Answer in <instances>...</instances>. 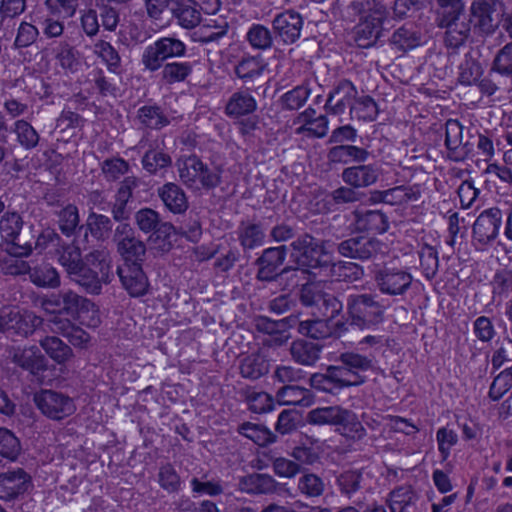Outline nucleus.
I'll use <instances>...</instances> for the list:
<instances>
[{"instance_id": "obj_1", "label": "nucleus", "mask_w": 512, "mask_h": 512, "mask_svg": "<svg viewBox=\"0 0 512 512\" xmlns=\"http://www.w3.org/2000/svg\"><path fill=\"white\" fill-rule=\"evenodd\" d=\"M436 24L445 28V44L457 49L467 41L471 26L464 10L463 0H435Z\"/></svg>"}, {"instance_id": "obj_2", "label": "nucleus", "mask_w": 512, "mask_h": 512, "mask_svg": "<svg viewBox=\"0 0 512 512\" xmlns=\"http://www.w3.org/2000/svg\"><path fill=\"white\" fill-rule=\"evenodd\" d=\"M346 309L350 325L360 330L374 329L385 319L386 307L377 294H351L347 297Z\"/></svg>"}, {"instance_id": "obj_3", "label": "nucleus", "mask_w": 512, "mask_h": 512, "mask_svg": "<svg viewBox=\"0 0 512 512\" xmlns=\"http://www.w3.org/2000/svg\"><path fill=\"white\" fill-rule=\"evenodd\" d=\"M181 182L193 191L212 190L222 182L221 166L209 168L198 156L190 155L178 160Z\"/></svg>"}, {"instance_id": "obj_4", "label": "nucleus", "mask_w": 512, "mask_h": 512, "mask_svg": "<svg viewBox=\"0 0 512 512\" xmlns=\"http://www.w3.org/2000/svg\"><path fill=\"white\" fill-rule=\"evenodd\" d=\"M359 14H366L354 28V41L360 48L373 46L381 34L382 21L386 16V7L377 0H367L366 3L355 1L351 4Z\"/></svg>"}, {"instance_id": "obj_5", "label": "nucleus", "mask_w": 512, "mask_h": 512, "mask_svg": "<svg viewBox=\"0 0 512 512\" xmlns=\"http://www.w3.org/2000/svg\"><path fill=\"white\" fill-rule=\"evenodd\" d=\"M296 253L295 263L309 269L327 268L332 264L329 253V241H320L312 235L305 233L291 243Z\"/></svg>"}, {"instance_id": "obj_6", "label": "nucleus", "mask_w": 512, "mask_h": 512, "mask_svg": "<svg viewBox=\"0 0 512 512\" xmlns=\"http://www.w3.org/2000/svg\"><path fill=\"white\" fill-rule=\"evenodd\" d=\"M33 401L41 414L52 421H62L77 410L74 398L53 389H41L34 394Z\"/></svg>"}, {"instance_id": "obj_7", "label": "nucleus", "mask_w": 512, "mask_h": 512, "mask_svg": "<svg viewBox=\"0 0 512 512\" xmlns=\"http://www.w3.org/2000/svg\"><path fill=\"white\" fill-rule=\"evenodd\" d=\"M373 280L378 291L389 297H404L413 285L408 268L386 264L374 270Z\"/></svg>"}, {"instance_id": "obj_8", "label": "nucleus", "mask_w": 512, "mask_h": 512, "mask_svg": "<svg viewBox=\"0 0 512 512\" xmlns=\"http://www.w3.org/2000/svg\"><path fill=\"white\" fill-rule=\"evenodd\" d=\"M287 251L285 245L265 248L254 261V266L257 268L255 279L263 283H272L290 272L295 273L296 270L293 269V266L282 267L287 257Z\"/></svg>"}, {"instance_id": "obj_9", "label": "nucleus", "mask_w": 512, "mask_h": 512, "mask_svg": "<svg viewBox=\"0 0 512 512\" xmlns=\"http://www.w3.org/2000/svg\"><path fill=\"white\" fill-rule=\"evenodd\" d=\"M113 242L123 263L121 265H143L147 249L145 243L136 237L135 230L128 223H120L113 234Z\"/></svg>"}, {"instance_id": "obj_10", "label": "nucleus", "mask_w": 512, "mask_h": 512, "mask_svg": "<svg viewBox=\"0 0 512 512\" xmlns=\"http://www.w3.org/2000/svg\"><path fill=\"white\" fill-rule=\"evenodd\" d=\"M59 263L69 279L84 290H93L97 282L96 276L85 265L81 249L74 244H67L59 252Z\"/></svg>"}, {"instance_id": "obj_11", "label": "nucleus", "mask_w": 512, "mask_h": 512, "mask_svg": "<svg viewBox=\"0 0 512 512\" xmlns=\"http://www.w3.org/2000/svg\"><path fill=\"white\" fill-rule=\"evenodd\" d=\"M186 53V45L174 36L161 37L153 44L148 45L141 57L144 68L155 72L163 66L169 58L182 57Z\"/></svg>"}, {"instance_id": "obj_12", "label": "nucleus", "mask_w": 512, "mask_h": 512, "mask_svg": "<svg viewBox=\"0 0 512 512\" xmlns=\"http://www.w3.org/2000/svg\"><path fill=\"white\" fill-rule=\"evenodd\" d=\"M23 227V220L17 212H6L0 219V236L5 240V250L14 257H24L32 252V243H20L19 233Z\"/></svg>"}, {"instance_id": "obj_13", "label": "nucleus", "mask_w": 512, "mask_h": 512, "mask_svg": "<svg viewBox=\"0 0 512 512\" xmlns=\"http://www.w3.org/2000/svg\"><path fill=\"white\" fill-rule=\"evenodd\" d=\"M43 322V318L32 312L21 313L17 309H3L0 313V332L9 337H27Z\"/></svg>"}, {"instance_id": "obj_14", "label": "nucleus", "mask_w": 512, "mask_h": 512, "mask_svg": "<svg viewBox=\"0 0 512 512\" xmlns=\"http://www.w3.org/2000/svg\"><path fill=\"white\" fill-rule=\"evenodd\" d=\"M239 486L242 491L250 495L276 494L290 498L296 496L286 483H280L266 473H252L244 476L240 479Z\"/></svg>"}, {"instance_id": "obj_15", "label": "nucleus", "mask_w": 512, "mask_h": 512, "mask_svg": "<svg viewBox=\"0 0 512 512\" xmlns=\"http://www.w3.org/2000/svg\"><path fill=\"white\" fill-rule=\"evenodd\" d=\"M382 242L374 237L355 235L337 244L338 253L359 261L374 259L382 248Z\"/></svg>"}, {"instance_id": "obj_16", "label": "nucleus", "mask_w": 512, "mask_h": 512, "mask_svg": "<svg viewBox=\"0 0 512 512\" xmlns=\"http://www.w3.org/2000/svg\"><path fill=\"white\" fill-rule=\"evenodd\" d=\"M304 20L300 13L289 9L274 16L272 30L275 39L283 44H294L301 36Z\"/></svg>"}, {"instance_id": "obj_17", "label": "nucleus", "mask_w": 512, "mask_h": 512, "mask_svg": "<svg viewBox=\"0 0 512 512\" xmlns=\"http://www.w3.org/2000/svg\"><path fill=\"white\" fill-rule=\"evenodd\" d=\"M463 125L456 119L445 123V147L447 158L454 162L465 161L473 151V144L463 140Z\"/></svg>"}, {"instance_id": "obj_18", "label": "nucleus", "mask_w": 512, "mask_h": 512, "mask_svg": "<svg viewBox=\"0 0 512 512\" xmlns=\"http://www.w3.org/2000/svg\"><path fill=\"white\" fill-rule=\"evenodd\" d=\"M358 90L356 86L348 79L338 81L329 92L324 109L327 114L342 115L347 109L351 112Z\"/></svg>"}, {"instance_id": "obj_19", "label": "nucleus", "mask_w": 512, "mask_h": 512, "mask_svg": "<svg viewBox=\"0 0 512 512\" xmlns=\"http://www.w3.org/2000/svg\"><path fill=\"white\" fill-rule=\"evenodd\" d=\"M502 223V212L493 207L484 210L473 224V239L482 246L492 243L498 236Z\"/></svg>"}, {"instance_id": "obj_20", "label": "nucleus", "mask_w": 512, "mask_h": 512, "mask_svg": "<svg viewBox=\"0 0 512 512\" xmlns=\"http://www.w3.org/2000/svg\"><path fill=\"white\" fill-rule=\"evenodd\" d=\"M32 486L31 476L23 469L16 468L0 473V500L12 501L25 494Z\"/></svg>"}, {"instance_id": "obj_21", "label": "nucleus", "mask_w": 512, "mask_h": 512, "mask_svg": "<svg viewBox=\"0 0 512 512\" xmlns=\"http://www.w3.org/2000/svg\"><path fill=\"white\" fill-rule=\"evenodd\" d=\"M64 313H54L44 320L43 324L54 334L66 337L74 346H83L90 340L89 334L73 323Z\"/></svg>"}, {"instance_id": "obj_22", "label": "nucleus", "mask_w": 512, "mask_h": 512, "mask_svg": "<svg viewBox=\"0 0 512 512\" xmlns=\"http://www.w3.org/2000/svg\"><path fill=\"white\" fill-rule=\"evenodd\" d=\"M85 265L88 266L90 271L96 276V283L93 290H85L89 294H100L102 284H109L111 282V260L109 252L105 249L93 250L88 253L83 259Z\"/></svg>"}, {"instance_id": "obj_23", "label": "nucleus", "mask_w": 512, "mask_h": 512, "mask_svg": "<svg viewBox=\"0 0 512 512\" xmlns=\"http://www.w3.org/2000/svg\"><path fill=\"white\" fill-rule=\"evenodd\" d=\"M380 174L381 168L377 164H365L364 162L343 169L341 178L346 185L360 189L374 185Z\"/></svg>"}, {"instance_id": "obj_24", "label": "nucleus", "mask_w": 512, "mask_h": 512, "mask_svg": "<svg viewBox=\"0 0 512 512\" xmlns=\"http://www.w3.org/2000/svg\"><path fill=\"white\" fill-rule=\"evenodd\" d=\"M116 272L122 287L130 296L140 297L147 293L149 281L143 265H119Z\"/></svg>"}, {"instance_id": "obj_25", "label": "nucleus", "mask_w": 512, "mask_h": 512, "mask_svg": "<svg viewBox=\"0 0 512 512\" xmlns=\"http://www.w3.org/2000/svg\"><path fill=\"white\" fill-rule=\"evenodd\" d=\"M471 15L474 28L483 35H491L500 24V14L497 5L483 1H474L471 5Z\"/></svg>"}, {"instance_id": "obj_26", "label": "nucleus", "mask_w": 512, "mask_h": 512, "mask_svg": "<svg viewBox=\"0 0 512 512\" xmlns=\"http://www.w3.org/2000/svg\"><path fill=\"white\" fill-rule=\"evenodd\" d=\"M336 363H342L347 367L350 373H353L354 380L359 385L367 381L366 373L373 370L375 366V356L373 353L362 354L355 351H347L339 354Z\"/></svg>"}, {"instance_id": "obj_27", "label": "nucleus", "mask_w": 512, "mask_h": 512, "mask_svg": "<svg viewBox=\"0 0 512 512\" xmlns=\"http://www.w3.org/2000/svg\"><path fill=\"white\" fill-rule=\"evenodd\" d=\"M256 90L257 87L248 86L234 92L225 105V114L232 118H239L255 112L257 102L251 92Z\"/></svg>"}, {"instance_id": "obj_28", "label": "nucleus", "mask_w": 512, "mask_h": 512, "mask_svg": "<svg viewBox=\"0 0 512 512\" xmlns=\"http://www.w3.org/2000/svg\"><path fill=\"white\" fill-rule=\"evenodd\" d=\"M266 64L259 57H245L234 67L235 75L242 81L245 87H257L263 82V73Z\"/></svg>"}, {"instance_id": "obj_29", "label": "nucleus", "mask_w": 512, "mask_h": 512, "mask_svg": "<svg viewBox=\"0 0 512 512\" xmlns=\"http://www.w3.org/2000/svg\"><path fill=\"white\" fill-rule=\"evenodd\" d=\"M353 215L355 228L359 232L382 234L389 228L388 218L380 210H357Z\"/></svg>"}, {"instance_id": "obj_30", "label": "nucleus", "mask_w": 512, "mask_h": 512, "mask_svg": "<svg viewBox=\"0 0 512 512\" xmlns=\"http://www.w3.org/2000/svg\"><path fill=\"white\" fill-rule=\"evenodd\" d=\"M12 361L32 375H39L48 367L47 359L36 346L16 350Z\"/></svg>"}, {"instance_id": "obj_31", "label": "nucleus", "mask_w": 512, "mask_h": 512, "mask_svg": "<svg viewBox=\"0 0 512 512\" xmlns=\"http://www.w3.org/2000/svg\"><path fill=\"white\" fill-rule=\"evenodd\" d=\"M172 18L184 29H193L201 22V12L194 0H175L171 3Z\"/></svg>"}, {"instance_id": "obj_32", "label": "nucleus", "mask_w": 512, "mask_h": 512, "mask_svg": "<svg viewBox=\"0 0 512 512\" xmlns=\"http://www.w3.org/2000/svg\"><path fill=\"white\" fill-rule=\"evenodd\" d=\"M326 491L324 479L308 469L304 468L297 479L296 493L307 500H316L321 498Z\"/></svg>"}, {"instance_id": "obj_33", "label": "nucleus", "mask_w": 512, "mask_h": 512, "mask_svg": "<svg viewBox=\"0 0 512 512\" xmlns=\"http://www.w3.org/2000/svg\"><path fill=\"white\" fill-rule=\"evenodd\" d=\"M237 240L244 251L264 245L266 234L261 223L241 221L236 230Z\"/></svg>"}, {"instance_id": "obj_34", "label": "nucleus", "mask_w": 512, "mask_h": 512, "mask_svg": "<svg viewBox=\"0 0 512 512\" xmlns=\"http://www.w3.org/2000/svg\"><path fill=\"white\" fill-rule=\"evenodd\" d=\"M158 196L164 206L174 214L184 213L189 202L184 190L176 183L168 182L158 188Z\"/></svg>"}, {"instance_id": "obj_35", "label": "nucleus", "mask_w": 512, "mask_h": 512, "mask_svg": "<svg viewBox=\"0 0 512 512\" xmlns=\"http://www.w3.org/2000/svg\"><path fill=\"white\" fill-rule=\"evenodd\" d=\"M370 154L365 148L344 144L331 147L328 150L327 158L329 162L335 164L364 163L368 160Z\"/></svg>"}, {"instance_id": "obj_36", "label": "nucleus", "mask_w": 512, "mask_h": 512, "mask_svg": "<svg viewBox=\"0 0 512 512\" xmlns=\"http://www.w3.org/2000/svg\"><path fill=\"white\" fill-rule=\"evenodd\" d=\"M270 370V361L261 352H255L242 357L239 361L240 375L249 380H257Z\"/></svg>"}, {"instance_id": "obj_37", "label": "nucleus", "mask_w": 512, "mask_h": 512, "mask_svg": "<svg viewBox=\"0 0 512 512\" xmlns=\"http://www.w3.org/2000/svg\"><path fill=\"white\" fill-rule=\"evenodd\" d=\"M321 349L322 346L317 343L298 339L292 342L289 351L292 359L296 363L304 366H312L320 358Z\"/></svg>"}, {"instance_id": "obj_38", "label": "nucleus", "mask_w": 512, "mask_h": 512, "mask_svg": "<svg viewBox=\"0 0 512 512\" xmlns=\"http://www.w3.org/2000/svg\"><path fill=\"white\" fill-rule=\"evenodd\" d=\"M383 203L390 205H403L409 202H416L421 197V187L415 185H400L387 190L380 194Z\"/></svg>"}, {"instance_id": "obj_39", "label": "nucleus", "mask_w": 512, "mask_h": 512, "mask_svg": "<svg viewBox=\"0 0 512 512\" xmlns=\"http://www.w3.org/2000/svg\"><path fill=\"white\" fill-rule=\"evenodd\" d=\"M97 313L96 305L89 299L78 295L72 290L62 291V313L75 317L80 313Z\"/></svg>"}, {"instance_id": "obj_40", "label": "nucleus", "mask_w": 512, "mask_h": 512, "mask_svg": "<svg viewBox=\"0 0 512 512\" xmlns=\"http://www.w3.org/2000/svg\"><path fill=\"white\" fill-rule=\"evenodd\" d=\"M141 164L147 173L156 175L159 171L172 165V158L162 149H159L153 144H149L148 149L142 156Z\"/></svg>"}, {"instance_id": "obj_41", "label": "nucleus", "mask_w": 512, "mask_h": 512, "mask_svg": "<svg viewBox=\"0 0 512 512\" xmlns=\"http://www.w3.org/2000/svg\"><path fill=\"white\" fill-rule=\"evenodd\" d=\"M276 397L286 405L309 406L313 402L311 391L298 385H284L277 391Z\"/></svg>"}, {"instance_id": "obj_42", "label": "nucleus", "mask_w": 512, "mask_h": 512, "mask_svg": "<svg viewBox=\"0 0 512 512\" xmlns=\"http://www.w3.org/2000/svg\"><path fill=\"white\" fill-rule=\"evenodd\" d=\"M39 344L57 364H64L73 356L71 347L56 336H46L39 340Z\"/></svg>"}, {"instance_id": "obj_43", "label": "nucleus", "mask_w": 512, "mask_h": 512, "mask_svg": "<svg viewBox=\"0 0 512 512\" xmlns=\"http://www.w3.org/2000/svg\"><path fill=\"white\" fill-rule=\"evenodd\" d=\"M137 119L149 129L160 130L170 124V120L157 105H145L138 109Z\"/></svg>"}, {"instance_id": "obj_44", "label": "nucleus", "mask_w": 512, "mask_h": 512, "mask_svg": "<svg viewBox=\"0 0 512 512\" xmlns=\"http://www.w3.org/2000/svg\"><path fill=\"white\" fill-rule=\"evenodd\" d=\"M229 24L226 20H212L211 23L201 26L193 34V40L201 43L218 42L226 36Z\"/></svg>"}, {"instance_id": "obj_45", "label": "nucleus", "mask_w": 512, "mask_h": 512, "mask_svg": "<svg viewBox=\"0 0 512 512\" xmlns=\"http://www.w3.org/2000/svg\"><path fill=\"white\" fill-rule=\"evenodd\" d=\"M482 74L481 63L470 53L465 54L463 61L458 66V82L465 86H472L477 83Z\"/></svg>"}, {"instance_id": "obj_46", "label": "nucleus", "mask_w": 512, "mask_h": 512, "mask_svg": "<svg viewBox=\"0 0 512 512\" xmlns=\"http://www.w3.org/2000/svg\"><path fill=\"white\" fill-rule=\"evenodd\" d=\"M345 409L341 406H327L311 410L307 415V421L315 425L338 426Z\"/></svg>"}, {"instance_id": "obj_47", "label": "nucleus", "mask_w": 512, "mask_h": 512, "mask_svg": "<svg viewBox=\"0 0 512 512\" xmlns=\"http://www.w3.org/2000/svg\"><path fill=\"white\" fill-rule=\"evenodd\" d=\"M338 427V431L342 435L355 441H359L366 436V429L358 420L357 415L348 409H345Z\"/></svg>"}, {"instance_id": "obj_48", "label": "nucleus", "mask_w": 512, "mask_h": 512, "mask_svg": "<svg viewBox=\"0 0 512 512\" xmlns=\"http://www.w3.org/2000/svg\"><path fill=\"white\" fill-rule=\"evenodd\" d=\"M238 432L259 446H266L276 441V435L260 424L244 422L238 427Z\"/></svg>"}, {"instance_id": "obj_49", "label": "nucleus", "mask_w": 512, "mask_h": 512, "mask_svg": "<svg viewBox=\"0 0 512 512\" xmlns=\"http://www.w3.org/2000/svg\"><path fill=\"white\" fill-rule=\"evenodd\" d=\"M52 54L61 68L69 71L77 69L79 64L78 53L68 42H57L52 48Z\"/></svg>"}, {"instance_id": "obj_50", "label": "nucleus", "mask_w": 512, "mask_h": 512, "mask_svg": "<svg viewBox=\"0 0 512 512\" xmlns=\"http://www.w3.org/2000/svg\"><path fill=\"white\" fill-rule=\"evenodd\" d=\"M273 30L262 24H253L246 34V39L252 48L257 50H267L273 46Z\"/></svg>"}, {"instance_id": "obj_51", "label": "nucleus", "mask_w": 512, "mask_h": 512, "mask_svg": "<svg viewBox=\"0 0 512 512\" xmlns=\"http://www.w3.org/2000/svg\"><path fill=\"white\" fill-rule=\"evenodd\" d=\"M378 113L379 109L375 100L369 95H364L356 97L353 106H351L350 116L363 121H374Z\"/></svg>"}, {"instance_id": "obj_52", "label": "nucleus", "mask_w": 512, "mask_h": 512, "mask_svg": "<svg viewBox=\"0 0 512 512\" xmlns=\"http://www.w3.org/2000/svg\"><path fill=\"white\" fill-rule=\"evenodd\" d=\"M12 132L16 134L17 142L25 150H32L39 144L40 136L38 132L26 120H17Z\"/></svg>"}, {"instance_id": "obj_53", "label": "nucleus", "mask_w": 512, "mask_h": 512, "mask_svg": "<svg viewBox=\"0 0 512 512\" xmlns=\"http://www.w3.org/2000/svg\"><path fill=\"white\" fill-rule=\"evenodd\" d=\"M94 52L106 63L107 69L110 72L115 74L121 73V57L119 52L109 42L99 40L94 46Z\"/></svg>"}, {"instance_id": "obj_54", "label": "nucleus", "mask_w": 512, "mask_h": 512, "mask_svg": "<svg viewBox=\"0 0 512 512\" xmlns=\"http://www.w3.org/2000/svg\"><path fill=\"white\" fill-rule=\"evenodd\" d=\"M57 215L59 229L67 237L74 235L77 229L81 230L84 227L79 225L80 218L78 208L75 205L68 204Z\"/></svg>"}, {"instance_id": "obj_55", "label": "nucleus", "mask_w": 512, "mask_h": 512, "mask_svg": "<svg viewBox=\"0 0 512 512\" xmlns=\"http://www.w3.org/2000/svg\"><path fill=\"white\" fill-rule=\"evenodd\" d=\"M29 278L35 285L40 287L56 288L60 285L59 273L49 264L32 268Z\"/></svg>"}, {"instance_id": "obj_56", "label": "nucleus", "mask_w": 512, "mask_h": 512, "mask_svg": "<svg viewBox=\"0 0 512 512\" xmlns=\"http://www.w3.org/2000/svg\"><path fill=\"white\" fill-rule=\"evenodd\" d=\"M298 332L306 337L313 339H326L333 335V330L328 320H306L298 325Z\"/></svg>"}, {"instance_id": "obj_57", "label": "nucleus", "mask_w": 512, "mask_h": 512, "mask_svg": "<svg viewBox=\"0 0 512 512\" xmlns=\"http://www.w3.org/2000/svg\"><path fill=\"white\" fill-rule=\"evenodd\" d=\"M420 34L406 26L397 29L391 36L390 42L399 51H407L417 47L420 44Z\"/></svg>"}, {"instance_id": "obj_58", "label": "nucleus", "mask_w": 512, "mask_h": 512, "mask_svg": "<svg viewBox=\"0 0 512 512\" xmlns=\"http://www.w3.org/2000/svg\"><path fill=\"white\" fill-rule=\"evenodd\" d=\"M112 225L108 216L91 212L87 218L86 229L97 240H105L112 231Z\"/></svg>"}, {"instance_id": "obj_59", "label": "nucleus", "mask_w": 512, "mask_h": 512, "mask_svg": "<svg viewBox=\"0 0 512 512\" xmlns=\"http://www.w3.org/2000/svg\"><path fill=\"white\" fill-rule=\"evenodd\" d=\"M419 259L424 277L427 280H432L439 268L437 250L429 244H424L419 251Z\"/></svg>"}, {"instance_id": "obj_60", "label": "nucleus", "mask_w": 512, "mask_h": 512, "mask_svg": "<svg viewBox=\"0 0 512 512\" xmlns=\"http://www.w3.org/2000/svg\"><path fill=\"white\" fill-rule=\"evenodd\" d=\"M311 93V90L305 85H299L292 90L284 93L280 97L281 107L285 110H298L307 101Z\"/></svg>"}, {"instance_id": "obj_61", "label": "nucleus", "mask_w": 512, "mask_h": 512, "mask_svg": "<svg viewBox=\"0 0 512 512\" xmlns=\"http://www.w3.org/2000/svg\"><path fill=\"white\" fill-rule=\"evenodd\" d=\"M244 395L248 408L253 413H266L273 408V398L266 392L247 389Z\"/></svg>"}, {"instance_id": "obj_62", "label": "nucleus", "mask_w": 512, "mask_h": 512, "mask_svg": "<svg viewBox=\"0 0 512 512\" xmlns=\"http://www.w3.org/2000/svg\"><path fill=\"white\" fill-rule=\"evenodd\" d=\"M191 73L190 62H171L163 66L162 79L168 84L178 83L185 81Z\"/></svg>"}, {"instance_id": "obj_63", "label": "nucleus", "mask_w": 512, "mask_h": 512, "mask_svg": "<svg viewBox=\"0 0 512 512\" xmlns=\"http://www.w3.org/2000/svg\"><path fill=\"white\" fill-rule=\"evenodd\" d=\"M100 168L107 181H116L128 173L130 165L121 157H112L105 159Z\"/></svg>"}, {"instance_id": "obj_64", "label": "nucleus", "mask_w": 512, "mask_h": 512, "mask_svg": "<svg viewBox=\"0 0 512 512\" xmlns=\"http://www.w3.org/2000/svg\"><path fill=\"white\" fill-rule=\"evenodd\" d=\"M491 71L512 78V43L506 44L496 54Z\"/></svg>"}]
</instances>
